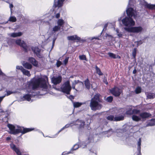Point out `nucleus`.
Returning <instances> with one entry per match:
<instances>
[{
	"mask_svg": "<svg viewBox=\"0 0 155 155\" xmlns=\"http://www.w3.org/2000/svg\"><path fill=\"white\" fill-rule=\"evenodd\" d=\"M103 102L101 95L99 93L96 94L90 100L89 107L91 110L95 111L101 110L103 106L101 104Z\"/></svg>",
	"mask_w": 155,
	"mask_h": 155,
	"instance_id": "f257e3e1",
	"label": "nucleus"
},
{
	"mask_svg": "<svg viewBox=\"0 0 155 155\" xmlns=\"http://www.w3.org/2000/svg\"><path fill=\"white\" fill-rule=\"evenodd\" d=\"M29 85L31 87L32 89L33 90L39 87L45 89H47L48 88L46 81L45 79L42 78H39L32 80L29 82Z\"/></svg>",
	"mask_w": 155,
	"mask_h": 155,
	"instance_id": "f03ea898",
	"label": "nucleus"
},
{
	"mask_svg": "<svg viewBox=\"0 0 155 155\" xmlns=\"http://www.w3.org/2000/svg\"><path fill=\"white\" fill-rule=\"evenodd\" d=\"M7 127L10 130L9 133L14 135H15L19 133H21V135H23L35 130L34 128H25L23 127H19L18 129H15V126L13 125L10 124H8Z\"/></svg>",
	"mask_w": 155,
	"mask_h": 155,
	"instance_id": "7ed1b4c3",
	"label": "nucleus"
},
{
	"mask_svg": "<svg viewBox=\"0 0 155 155\" xmlns=\"http://www.w3.org/2000/svg\"><path fill=\"white\" fill-rule=\"evenodd\" d=\"M61 89L63 92L67 94H69L71 89L69 81H67L65 82L62 84Z\"/></svg>",
	"mask_w": 155,
	"mask_h": 155,
	"instance_id": "20e7f679",
	"label": "nucleus"
},
{
	"mask_svg": "<svg viewBox=\"0 0 155 155\" xmlns=\"http://www.w3.org/2000/svg\"><path fill=\"white\" fill-rule=\"evenodd\" d=\"M124 29L126 31L129 32L138 33L141 32L143 30V28L142 27L139 26L138 27H125Z\"/></svg>",
	"mask_w": 155,
	"mask_h": 155,
	"instance_id": "39448f33",
	"label": "nucleus"
},
{
	"mask_svg": "<svg viewBox=\"0 0 155 155\" xmlns=\"http://www.w3.org/2000/svg\"><path fill=\"white\" fill-rule=\"evenodd\" d=\"M122 21L124 25L126 26H133L135 24L132 18L129 17H125L122 20Z\"/></svg>",
	"mask_w": 155,
	"mask_h": 155,
	"instance_id": "423d86ee",
	"label": "nucleus"
},
{
	"mask_svg": "<svg viewBox=\"0 0 155 155\" xmlns=\"http://www.w3.org/2000/svg\"><path fill=\"white\" fill-rule=\"evenodd\" d=\"M15 43L16 44L23 48L25 52H27L28 51V46L24 41H21V39H17Z\"/></svg>",
	"mask_w": 155,
	"mask_h": 155,
	"instance_id": "0eeeda50",
	"label": "nucleus"
},
{
	"mask_svg": "<svg viewBox=\"0 0 155 155\" xmlns=\"http://www.w3.org/2000/svg\"><path fill=\"white\" fill-rule=\"evenodd\" d=\"M121 90L118 87L115 86L110 90L111 93L115 97H119L121 93Z\"/></svg>",
	"mask_w": 155,
	"mask_h": 155,
	"instance_id": "6e6552de",
	"label": "nucleus"
},
{
	"mask_svg": "<svg viewBox=\"0 0 155 155\" xmlns=\"http://www.w3.org/2000/svg\"><path fill=\"white\" fill-rule=\"evenodd\" d=\"M31 49L34 53L35 54L38 58H43L42 54L40 53L41 50L38 47H32Z\"/></svg>",
	"mask_w": 155,
	"mask_h": 155,
	"instance_id": "1a4fd4ad",
	"label": "nucleus"
},
{
	"mask_svg": "<svg viewBox=\"0 0 155 155\" xmlns=\"http://www.w3.org/2000/svg\"><path fill=\"white\" fill-rule=\"evenodd\" d=\"M126 13L128 17L132 18L133 16L134 18L137 17L136 15L134 13V10L133 8H128L126 10Z\"/></svg>",
	"mask_w": 155,
	"mask_h": 155,
	"instance_id": "9d476101",
	"label": "nucleus"
},
{
	"mask_svg": "<svg viewBox=\"0 0 155 155\" xmlns=\"http://www.w3.org/2000/svg\"><path fill=\"white\" fill-rule=\"evenodd\" d=\"M151 114L146 112H143L139 114V116L142 120L144 121L146 119L150 117Z\"/></svg>",
	"mask_w": 155,
	"mask_h": 155,
	"instance_id": "9b49d317",
	"label": "nucleus"
},
{
	"mask_svg": "<svg viewBox=\"0 0 155 155\" xmlns=\"http://www.w3.org/2000/svg\"><path fill=\"white\" fill-rule=\"evenodd\" d=\"M62 78L61 76L59 75L57 77H53L51 78V82L52 83L55 85L60 83L62 81Z\"/></svg>",
	"mask_w": 155,
	"mask_h": 155,
	"instance_id": "f8f14e48",
	"label": "nucleus"
},
{
	"mask_svg": "<svg viewBox=\"0 0 155 155\" xmlns=\"http://www.w3.org/2000/svg\"><path fill=\"white\" fill-rule=\"evenodd\" d=\"M10 146L11 148L15 152L17 155H22L19 149L17 147L15 144L12 143L10 144Z\"/></svg>",
	"mask_w": 155,
	"mask_h": 155,
	"instance_id": "ddd939ff",
	"label": "nucleus"
},
{
	"mask_svg": "<svg viewBox=\"0 0 155 155\" xmlns=\"http://www.w3.org/2000/svg\"><path fill=\"white\" fill-rule=\"evenodd\" d=\"M67 39L69 41H76V42L79 41L81 40V38L76 35L68 36Z\"/></svg>",
	"mask_w": 155,
	"mask_h": 155,
	"instance_id": "4468645a",
	"label": "nucleus"
},
{
	"mask_svg": "<svg viewBox=\"0 0 155 155\" xmlns=\"http://www.w3.org/2000/svg\"><path fill=\"white\" fill-rule=\"evenodd\" d=\"M144 6L145 8L151 10H155V4H150L148 3L147 2H145Z\"/></svg>",
	"mask_w": 155,
	"mask_h": 155,
	"instance_id": "2eb2a0df",
	"label": "nucleus"
},
{
	"mask_svg": "<svg viewBox=\"0 0 155 155\" xmlns=\"http://www.w3.org/2000/svg\"><path fill=\"white\" fill-rule=\"evenodd\" d=\"M28 60L33 66L35 67L38 66V62L34 58L32 57H29Z\"/></svg>",
	"mask_w": 155,
	"mask_h": 155,
	"instance_id": "dca6fc26",
	"label": "nucleus"
},
{
	"mask_svg": "<svg viewBox=\"0 0 155 155\" xmlns=\"http://www.w3.org/2000/svg\"><path fill=\"white\" fill-rule=\"evenodd\" d=\"M84 84L86 88L88 90H89L90 88V81L87 78L84 81Z\"/></svg>",
	"mask_w": 155,
	"mask_h": 155,
	"instance_id": "f3484780",
	"label": "nucleus"
},
{
	"mask_svg": "<svg viewBox=\"0 0 155 155\" xmlns=\"http://www.w3.org/2000/svg\"><path fill=\"white\" fill-rule=\"evenodd\" d=\"M23 99L24 100H26L29 101L31 100V97L29 94H25L23 96Z\"/></svg>",
	"mask_w": 155,
	"mask_h": 155,
	"instance_id": "a211bd4d",
	"label": "nucleus"
},
{
	"mask_svg": "<svg viewBox=\"0 0 155 155\" xmlns=\"http://www.w3.org/2000/svg\"><path fill=\"white\" fill-rule=\"evenodd\" d=\"M55 2L56 0H54ZM63 2L61 1L60 0H58V2L56 3L55 2L54 4V8H56V7H61L62 6Z\"/></svg>",
	"mask_w": 155,
	"mask_h": 155,
	"instance_id": "6ab92c4d",
	"label": "nucleus"
},
{
	"mask_svg": "<svg viewBox=\"0 0 155 155\" xmlns=\"http://www.w3.org/2000/svg\"><path fill=\"white\" fill-rule=\"evenodd\" d=\"M132 120L134 121L138 122L139 121L141 120V118L140 117H139L135 115H132Z\"/></svg>",
	"mask_w": 155,
	"mask_h": 155,
	"instance_id": "aec40b11",
	"label": "nucleus"
},
{
	"mask_svg": "<svg viewBox=\"0 0 155 155\" xmlns=\"http://www.w3.org/2000/svg\"><path fill=\"white\" fill-rule=\"evenodd\" d=\"M23 65L25 68L28 69H30L32 68V65L30 64L27 62L24 64Z\"/></svg>",
	"mask_w": 155,
	"mask_h": 155,
	"instance_id": "412c9836",
	"label": "nucleus"
},
{
	"mask_svg": "<svg viewBox=\"0 0 155 155\" xmlns=\"http://www.w3.org/2000/svg\"><path fill=\"white\" fill-rule=\"evenodd\" d=\"M124 117L123 115H121L118 117H114V121H118L123 120L124 119Z\"/></svg>",
	"mask_w": 155,
	"mask_h": 155,
	"instance_id": "4be33fe9",
	"label": "nucleus"
},
{
	"mask_svg": "<svg viewBox=\"0 0 155 155\" xmlns=\"http://www.w3.org/2000/svg\"><path fill=\"white\" fill-rule=\"evenodd\" d=\"M22 35L21 32H18V33H12L11 36L13 37H16L18 36H20Z\"/></svg>",
	"mask_w": 155,
	"mask_h": 155,
	"instance_id": "5701e85b",
	"label": "nucleus"
},
{
	"mask_svg": "<svg viewBox=\"0 0 155 155\" xmlns=\"http://www.w3.org/2000/svg\"><path fill=\"white\" fill-rule=\"evenodd\" d=\"M155 125V119H152L150 120V122L148 123L147 126H151Z\"/></svg>",
	"mask_w": 155,
	"mask_h": 155,
	"instance_id": "b1692460",
	"label": "nucleus"
},
{
	"mask_svg": "<svg viewBox=\"0 0 155 155\" xmlns=\"http://www.w3.org/2000/svg\"><path fill=\"white\" fill-rule=\"evenodd\" d=\"M22 72L24 75H26L28 77H29L31 76V74L29 71L25 69L24 68Z\"/></svg>",
	"mask_w": 155,
	"mask_h": 155,
	"instance_id": "393cba45",
	"label": "nucleus"
},
{
	"mask_svg": "<svg viewBox=\"0 0 155 155\" xmlns=\"http://www.w3.org/2000/svg\"><path fill=\"white\" fill-rule=\"evenodd\" d=\"M95 69L97 73L100 76L103 75V73L101 72L100 69L97 66H95Z\"/></svg>",
	"mask_w": 155,
	"mask_h": 155,
	"instance_id": "a878e982",
	"label": "nucleus"
},
{
	"mask_svg": "<svg viewBox=\"0 0 155 155\" xmlns=\"http://www.w3.org/2000/svg\"><path fill=\"white\" fill-rule=\"evenodd\" d=\"M58 26L61 27L64 24V21L62 19H59L57 21Z\"/></svg>",
	"mask_w": 155,
	"mask_h": 155,
	"instance_id": "bb28decb",
	"label": "nucleus"
},
{
	"mask_svg": "<svg viewBox=\"0 0 155 155\" xmlns=\"http://www.w3.org/2000/svg\"><path fill=\"white\" fill-rule=\"evenodd\" d=\"M82 104V103L79 102H74L73 106L74 108H77L80 107Z\"/></svg>",
	"mask_w": 155,
	"mask_h": 155,
	"instance_id": "cd10ccee",
	"label": "nucleus"
},
{
	"mask_svg": "<svg viewBox=\"0 0 155 155\" xmlns=\"http://www.w3.org/2000/svg\"><path fill=\"white\" fill-rule=\"evenodd\" d=\"M109 56L111 58L116 59V55L111 52H109L107 53Z\"/></svg>",
	"mask_w": 155,
	"mask_h": 155,
	"instance_id": "c85d7f7f",
	"label": "nucleus"
},
{
	"mask_svg": "<svg viewBox=\"0 0 155 155\" xmlns=\"http://www.w3.org/2000/svg\"><path fill=\"white\" fill-rule=\"evenodd\" d=\"M8 21L10 22H14L16 21L17 19L16 18L15 16H10Z\"/></svg>",
	"mask_w": 155,
	"mask_h": 155,
	"instance_id": "c756f323",
	"label": "nucleus"
},
{
	"mask_svg": "<svg viewBox=\"0 0 155 155\" xmlns=\"http://www.w3.org/2000/svg\"><path fill=\"white\" fill-rule=\"evenodd\" d=\"M137 51L136 48H134L132 53V56L134 58H135Z\"/></svg>",
	"mask_w": 155,
	"mask_h": 155,
	"instance_id": "7c9ffc66",
	"label": "nucleus"
},
{
	"mask_svg": "<svg viewBox=\"0 0 155 155\" xmlns=\"http://www.w3.org/2000/svg\"><path fill=\"white\" fill-rule=\"evenodd\" d=\"M60 28L61 27L60 26H59L58 25L55 26L53 28V31L55 32L60 30Z\"/></svg>",
	"mask_w": 155,
	"mask_h": 155,
	"instance_id": "2f4dec72",
	"label": "nucleus"
},
{
	"mask_svg": "<svg viewBox=\"0 0 155 155\" xmlns=\"http://www.w3.org/2000/svg\"><path fill=\"white\" fill-rule=\"evenodd\" d=\"M81 82L79 80H75L74 81V82L72 84V88L73 89H75V87L76 84H77L78 83Z\"/></svg>",
	"mask_w": 155,
	"mask_h": 155,
	"instance_id": "473e14b6",
	"label": "nucleus"
},
{
	"mask_svg": "<svg viewBox=\"0 0 155 155\" xmlns=\"http://www.w3.org/2000/svg\"><path fill=\"white\" fill-rule=\"evenodd\" d=\"M141 89L140 87H138L135 89V92L136 94H138L141 92Z\"/></svg>",
	"mask_w": 155,
	"mask_h": 155,
	"instance_id": "72a5a7b5",
	"label": "nucleus"
},
{
	"mask_svg": "<svg viewBox=\"0 0 155 155\" xmlns=\"http://www.w3.org/2000/svg\"><path fill=\"white\" fill-rule=\"evenodd\" d=\"M140 112V110L136 109H134L133 110V113L134 114H138Z\"/></svg>",
	"mask_w": 155,
	"mask_h": 155,
	"instance_id": "f704fd0d",
	"label": "nucleus"
},
{
	"mask_svg": "<svg viewBox=\"0 0 155 155\" xmlns=\"http://www.w3.org/2000/svg\"><path fill=\"white\" fill-rule=\"evenodd\" d=\"M113 98L112 96H110L107 97L106 99V101L109 103H111L113 100Z\"/></svg>",
	"mask_w": 155,
	"mask_h": 155,
	"instance_id": "c9c22d12",
	"label": "nucleus"
},
{
	"mask_svg": "<svg viewBox=\"0 0 155 155\" xmlns=\"http://www.w3.org/2000/svg\"><path fill=\"white\" fill-rule=\"evenodd\" d=\"M85 122L83 120H81V123L80 125H79V128H84V126H85Z\"/></svg>",
	"mask_w": 155,
	"mask_h": 155,
	"instance_id": "e433bc0d",
	"label": "nucleus"
},
{
	"mask_svg": "<svg viewBox=\"0 0 155 155\" xmlns=\"http://www.w3.org/2000/svg\"><path fill=\"white\" fill-rule=\"evenodd\" d=\"M106 118L107 119V120H110V121L113 120V121H114V117L113 115H110L108 116Z\"/></svg>",
	"mask_w": 155,
	"mask_h": 155,
	"instance_id": "4c0bfd02",
	"label": "nucleus"
},
{
	"mask_svg": "<svg viewBox=\"0 0 155 155\" xmlns=\"http://www.w3.org/2000/svg\"><path fill=\"white\" fill-rule=\"evenodd\" d=\"M140 145H141V139H140V138L138 142V150H139V153H139L140 152V153L141 154V152H140Z\"/></svg>",
	"mask_w": 155,
	"mask_h": 155,
	"instance_id": "58836bf2",
	"label": "nucleus"
},
{
	"mask_svg": "<svg viewBox=\"0 0 155 155\" xmlns=\"http://www.w3.org/2000/svg\"><path fill=\"white\" fill-rule=\"evenodd\" d=\"M126 114L128 115H131L133 114V110L131 109H130L129 110H127L126 112Z\"/></svg>",
	"mask_w": 155,
	"mask_h": 155,
	"instance_id": "ea45409f",
	"label": "nucleus"
},
{
	"mask_svg": "<svg viewBox=\"0 0 155 155\" xmlns=\"http://www.w3.org/2000/svg\"><path fill=\"white\" fill-rule=\"evenodd\" d=\"M79 58L81 60H87L86 56L84 55H82L79 56Z\"/></svg>",
	"mask_w": 155,
	"mask_h": 155,
	"instance_id": "a19ab883",
	"label": "nucleus"
},
{
	"mask_svg": "<svg viewBox=\"0 0 155 155\" xmlns=\"http://www.w3.org/2000/svg\"><path fill=\"white\" fill-rule=\"evenodd\" d=\"M70 126V124H67L64 127H62L59 131L58 133L60 132H61V131H62L64 129L69 127Z\"/></svg>",
	"mask_w": 155,
	"mask_h": 155,
	"instance_id": "79ce46f5",
	"label": "nucleus"
},
{
	"mask_svg": "<svg viewBox=\"0 0 155 155\" xmlns=\"http://www.w3.org/2000/svg\"><path fill=\"white\" fill-rule=\"evenodd\" d=\"M82 120L78 119L75 122L74 124L75 125H79L81 123Z\"/></svg>",
	"mask_w": 155,
	"mask_h": 155,
	"instance_id": "37998d69",
	"label": "nucleus"
},
{
	"mask_svg": "<svg viewBox=\"0 0 155 155\" xmlns=\"http://www.w3.org/2000/svg\"><path fill=\"white\" fill-rule=\"evenodd\" d=\"M62 63L61 61H58L57 62L56 65L57 67H59L61 64Z\"/></svg>",
	"mask_w": 155,
	"mask_h": 155,
	"instance_id": "c03bdc74",
	"label": "nucleus"
},
{
	"mask_svg": "<svg viewBox=\"0 0 155 155\" xmlns=\"http://www.w3.org/2000/svg\"><path fill=\"white\" fill-rule=\"evenodd\" d=\"M69 59V57H66L65 59L63 61V63L64 64L66 65L68 63V60Z\"/></svg>",
	"mask_w": 155,
	"mask_h": 155,
	"instance_id": "a18cd8bd",
	"label": "nucleus"
},
{
	"mask_svg": "<svg viewBox=\"0 0 155 155\" xmlns=\"http://www.w3.org/2000/svg\"><path fill=\"white\" fill-rule=\"evenodd\" d=\"M30 95L31 97L35 96L37 95V94L36 92H31V94H29Z\"/></svg>",
	"mask_w": 155,
	"mask_h": 155,
	"instance_id": "49530a36",
	"label": "nucleus"
},
{
	"mask_svg": "<svg viewBox=\"0 0 155 155\" xmlns=\"http://www.w3.org/2000/svg\"><path fill=\"white\" fill-rule=\"evenodd\" d=\"M16 69L18 70H19L22 72V70L24 69V68L22 66H17L16 67Z\"/></svg>",
	"mask_w": 155,
	"mask_h": 155,
	"instance_id": "de8ad7c7",
	"label": "nucleus"
},
{
	"mask_svg": "<svg viewBox=\"0 0 155 155\" xmlns=\"http://www.w3.org/2000/svg\"><path fill=\"white\" fill-rule=\"evenodd\" d=\"M6 92H7V94H5V96H9L11 94L13 93V92H12L11 91H7Z\"/></svg>",
	"mask_w": 155,
	"mask_h": 155,
	"instance_id": "09e8293b",
	"label": "nucleus"
},
{
	"mask_svg": "<svg viewBox=\"0 0 155 155\" xmlns=\"http://www.w3.org/2000/svg\"><path fill=\"white\" fill-rule=\"evenodd\" d=\"M103 82L106 84L107 85L108 84V82L107 81V78L105 76H104V78Z\"/></svg>",
	"mask_w": 155,
	"mask_h": 155,
	"instance_id": "8fccbe9b",
	"label": "nucleus"
},
{
	"mask_svg": "<svg viewBox=\"0 0 155 155\" xmlns=\"http://www.w3.org/2000/svg\"><path fill=\"white\" fill-rule=\"evenodd\" d=\"M76 146H77L76 147H75L76 145H75L72 148V149L73 150H76V149H78V148L79 147L78 145H76Z\"/></svg>",
	"mask_w": 155,
	"mask_h": 155,
	"instance_id": "3c124183",
	"label": "nucleus"
},
{
	"mask_svg": "<svg viewBox=\"0 0 155 155\" xmlns=\"http://www.w3.org/2000/svg\"><path fill=\"white\" fill-rule=\"evenodd\" d=\"M60 17V14L59 13H58L56 14L55 15V17L57 18H59Z\"/></svg>",
	"mask_w": 155,
	"mask_h": 155,
	"instance_id": "603ef678",
	"label": "nucleus"
},
{
	"mask_svg": "<svg viewBox=\"0 0 155 155\" xmlns=\"http://www.w3.org/2000/svg\"><path fill=\"white\" fill-rule=\"evenodd\" d=\"M107 24H105L104 25V28L103 29V30L102 31V33L104 31V29H105V30L106 29V28H107Z\"/></svg>",
	"mask_w": 155,
	"mask_h": 155,
	"instance_id": "864d4df0",
	"label": "nucleus"
},
{
	"mask_svg": "<svg viewBox=\"0 0 155 155\" xmlns=\"http://www.w3.org/2000/svg\"><path fill=\"white\" fill-rule=\"evenodd\" d=\"M69 98L71 100H73L74 98V97L72 95H70L69 96Z\"/></svg>",
	"mask_w": 155,
	"mask_h": 155,
	"instance_id": "5fc2aeb1",
	"label": "nucleus"
},
{
	"mask_svg": "<svg viewBox=\"0 0 155 155\" xmlns=\"http://www.w3.org/2000/svg\"><path fill=\"white\" fill-rule=\"evenodd\" d=\"M9 7H10V8L11 9H12V8L13 7V5L12 4H10V5Z\"/></svg>",
	"mask_w": 155,
	"mask_h": 155,
	"instance_id": "6e6d98bb",
	"label": "nucleus"
},
{
	"mask_svg": "<svg viewBox=\"0 0 155 155\" xmlns=\"http://www.w3.org/2000/svg\"><path fill=\"white\" fill-rule=\"evenodd\" d=\"M11 139V138L10 137H6V140H9Z\"/></svg>",
	"mask_w": 155,
	"mask_h": 155,
	"instance_id": "4d7b16f0",
	"label": "nucleus"
},
{
	"mask_svg": "<svg viewBox=\"0 0 155 155\" xmlns=\"http://www.w3.org/2000/svg\"><path fill=\"white\" fill-rule=\"evenodd\" d=\"M137 72V71L136 69H134L133 71V73L134 74H135Z\"/></svg>",
	"mask_w": 155,
	"mask_h": 155,
	"instance_id": "13d9d810",
	"label": "nucleus"
},
{
	"mask_svg": "<svg viewBox=\"0 0 155 155\" xmlns=\"http://www.w3.org/2000/svg\"><path fill=\"white\" fill-rule=\"evenodd\" d=\"M118 58V59H120L121 58L120 57L119 55H117V56H116V58Z\"/></svg>",
	"mask_w": 155,
	"mask_h": 155,
	"instance_id": "bf43d9fd",
	"label": "nucleus"
},
{
	"mask_svg": "<svg viewBox=\"0 0 155 155\" xmlns=\"http://www.w3.org/2000/svg\"><path fill=\"white\" fill-rule=\"evenodd\" d=\"M148 97L150 99L152 98H153V97H152V96L151 95H149Z\"/></svg>",
	"mask_w": 155,
	"mask_h": 155,
	"instance_id": "052dcab7",
	"label": "nucleus"
},
{
	"mask_svg": "<svg viewBox=\"0 0 155 155\" xmlns=\"http://www.w3.org/2000/svg\"><path fill=\"white\" fill-rule=\"evenodd\" d=\"M94 39H99V38L98 37H95L92 38V39L93 40Z\"/></svg>",
	"mask_w": 155,
	"mask_h": 155,
	"instance_id": "680f3d73",
	"label": "nucleus"
},
{
	"mask_svg": "<svg viewBox=\"0 0 155 155\" xmlns=\"http://www.w3.org/2000/svg\"><path fill=\"white\" fill-rule=\"evenodd\" d=\"M137 155H141V154L140 152L139 153H138Z\"/></svg>",
	"mask_w": 155,
	"mask_h": 155,
	"instance_id": "e2e57ef3",
	"label": "nucleus"
},
{
	"mask_svg": "<svg viewBox=\"0 0 155 155\" xmlns=\"http://www.w3.org/2000/svg\"><path fill=\"white\" fill-rule=\"evenodd\" d=\"M130 1L129 2V4L130 5Z\"/></svg>",
	"mask_w": 155,
	"mask_h": 155,
	"instance_id": "0e129e2a",
	"label": "nucleus"
},
{
	"mask_svg": "<svg viewBox=\"0 0 155 155\" xmlns=\"http://www.w3.org/2000/svg\"><path fill=\"white\" fill-rule=\"evenodd\" d=\"M61 155H63V154H61Z\"/></svg>",
	"mask_w": 155,
	"mask_h": 155,
	"instance_id": "69168bd1",
	"label": "nucleus"
}]
</instances>
